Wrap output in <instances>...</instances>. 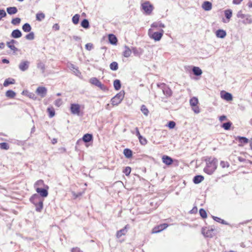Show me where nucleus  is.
<instances>
[{
    "instance_id": "a211bd4d",
    "label": "nucleus",
    "mask_w": 252,
    "mask_h": 252,
    "mask_svg": "<svg viewBox=\"0 0 252 252\" xmlns=\"http://www.w3.org/2000/svg\"><path fill=\"white\" fill-rule=\"evenodd\" d=\"M131 52L135 56H140L143 53V50L142 49L136 47H132L131 49Z\"/></svg>"
},
{
    "instance_id": "ddd939ff",
    "label": "nucleus",
    "mask_w": 252,
    "mask_h": 252,
    "mask_svg": "<svg viewBox=\"0 0 252 252\" xmlns=\"http://www.w3.org/2000/svg\"><path fill=\"white\" fill-rule=\"evenodd\" d=\"M168 226V225L167 223H163V224H160L157 227H154V228L153 230V233H156L159 232L161 231L162 230L166 228Z\"/></svg>"
},
{
    "instance_id": "cd10ccee",
    "label": "nucleus",
    "mask_w": 252,
    "mask_h": 252,
    "mask_svg": "<svg viewBox=\"0 0 252 252\" xmlns=\"http://www.w3.org/2000/svg\"><path fill=\"white\" fill-rule=\"evenodd\" d=\"M15 82V80L13 78H8L5 80L3 83V86L7 87L10 84H14Z\"/></svg>"
},
{
    "instance_id": "603ef678",
    "label": "nucleus",
    "mask_w": 252,
    "mask_h": 252,
    "mask_svg": "<svg viewBox=\"0 0 252 252\" xmlns=\"http://www.w3.org/2000/svg\"><path fill=\"white\" fill-rule=\"evenodd\" d=\"M47 111L49 113V117L50 118H52L53 116H54L55 113L54 109L53 108H48L47 109Z\"/></svg>"
},
{
    "instance_id": "9d476101",
    "label": "nucleus",
    "mask_w": 252,
    "mask_h": 252,
    "mask_svg": "<svg viewBox=\"0 0 252 252\" xmlns=\"http://www.w3.org/2000/svg\"><path fill=\"white\" fill-rule=\"evenodd\" d=\"M70 111L72 114L79 116L80 113V105L78 104L73 103L70 105Z\"/></svg>"
},
{
    "instance_id": "7c9ffc66",
    "label": "nucleus",
    "mask_w": 252,
    "mask_h": 252,
    "mask_svg": "<svg viewBox=\"0 0 252 252\" xmlns=\"http://www.w3.org/2000/svg\"><path fill=\"white\" fill-rule=\"evenodd\" d=\"M113 85L115 89L117 91L119 90L121 88V81L118 79L114 80Z\"/></svg>"
},
{
    "instance_id": "4be33fe9",
    "label": "nucleus",
    "mask_w": 252,
    "mask_h": 252,
    "mask_svg": "<svg viewBox=\"0 0 252 252\" xmlns=\"http://www.w3.org/2000/svg\"><path fill=\"white\" fill-rule=\"evenodd\" d=\"M131 49H130L127 46H125V51L123 52V56L125 57L128 58L130 56L131 54Z\"/></svg>"
},
{
    "instance_id": "680f3d73",
    "label": "nucleus",
    "mask_w": 252,
    "mask_h": 252,
    "mask_svg": "<svg viewBox=\"0 0 252 252\" xmlns=\"http://www.w3.org/2000/svg\"><path fill=\"white\" fill-rule=\"evenodd\" d=\"M220 165L222 168L228 167L229 166L228 163L223 161L220 162Z\"/></svg>"
},
{
    "instance_id": "4d7b16f0",
    "label": "nucleus",
    "mask_w": 252,
    "mask_h": 252,
    "mask_svg": "<svg viewBox=\"0 0 252 252\" xmlns=\"http://www.w3.org/2000/svg\"><path fill=\"white\" fill-rule=\"evenodd\" d=\"M62 104V100L61 98L57 99L55 101V105L57 107H60Z\"/></svg>"
},
{
    "instance_id": "bb28decb",
    "label": "nucleus",
    "mask_w": 252,
    "mask_h": 252,
    "mask_svg": "<svg viewBox=\"0 0 252 252\" xmlns=\"http://www.w3.org/2000/svg\"><path fill=\"white\" fill-rule=\"evenodd\" d=\"M123 153L126 158H129L132 157V152L129 149L126 148L124 149Z\"/></svg>"
},
{
    "instance_id": "4c0bfd02",
    "label": "nucleus",
    "mask_w": 252,
    "mask_h": 252,
    "mask_svg": "<svg viewBox=\"0 0 252 252\" xmlns=\"http://www.w3.org/2000/svg\"><path fill=\"white\" fill-rule=\"evenodd\" d=\"M110 68L112 70L116 71L118 69V64L116 62H113L110 64Z\"/></svg>"
},
{
    "instance_id": "8fccbe9b",
    "label": "nucleus",
    "mask_w": 252,
    "mask_h": 252,
    "mask_svg": "<svg viewBox=\"0 0 252 252\" xmlns=\"http://www.w3.org/2000/svg\"><path fill=\"white\" fill-rule=\"evenodd\" d=\"M131 172V168L129 166L126 167L123 170V173L125 174L126 176H128Z\"/></svg>"
},
{
    "instance_id": "f3484780",
    "label": "nucleus",
    "mask_w": 252,
    "mask_h": 252,
    "mask_svg": "<svg viewBox=\"0 0 252 252\" xmlns=\"http://www.w3.org/2000/svg\"><path fill=\"white\" fill-rule=\"evenodd\" d=\"M93 137L92 134L87 133L84 135L82 137V140L85 142L88 143L93 141Z\"/></svg>"
},
{
    "instance_id": "c756f323",
    "label": "nucleus",
    "mask_w": 252,
    "mask_h": 252,
    "mask_svg": "<svg viewBox=\"0 0 252 252\" xmlns=\"http://www.w3.org/2000/svg\"><path fill=\"white\" fill-rule=\"evenodd\" d=\"M236 140H238L241 144H247L249 142V139L245 137L238 136Z\"/></svg>"
},
{
    "instance_id": "f03ea898",
    "label": "nucleus",
    "mask_w": 252,
    "mask_h": 252,
    "mask_svg": "<svg viewBox=\"0 0 252 252\" xmlns=\"http://www.w3.org/2000/svg\"><path fill=\"white\" fill-rule=\"evenodd\" d=\"M148 33L150 38L154 39L155 41H158L162 38L164 33V31L160 30L159 32H154V30L151 28L148 30Z\"/></svg>"
},
{
    "instance_id": "e2e57ef3",
    "label": "nucleus",
    "mask_w": 252,
    "mask_h": 252,
    "mask_svg": "<svg viewBox=\"0 0 252 252\" xmlns=\"http://www.w3.org/2000/svg\"><path fill=\"white\" fill-rule=\"evenodd\" d=\"M73 71L74 73L75 74V75H76L77 76L80 77V75H81L80 71L78 70L77 67L75 68V69Z\"/></svg>"
},
{
    "instance_id": "5fc2aeb1",
    "label": "nucleus",
    "mask_w": 252,
    "mask_h": 252,
    "mask_svg": "<svg viewBox=\"0 0 252 252\" xmlns=\"http://www.w3.org/2000/svg\"><path fill=\"white\" fill-rule=\"evenodd\" d=\"M176 126V123L174 121H169L168 123L167 126L170 129H172L175 127Z\"/></svg>"
},
{
    "instance_id": "37998d69",
    "label": "nucleus",
    "mask_w": 252,
    "mask_h": 252,
    "mask_svg": "<svg viewBox=\"0 0 252 252\" xmlns=\"http://www.w3.org/2000/svg\"><path fill=\"white\" fill-rule=\"evenodd\" d=\"M242 23L244 24H251L252 23V19L251 18L250 16L248 15L244 19Z\"/></svg>"
},
{
    "instance_id": "a878e982",
    "label": "nucleus",
    "mask_w": 252,
    "mask_h": 252,
    "mask_svg": "<svg viewBox=\"0 0 252 252\" xmlns=\"http://www.w3.org/2000/svg\"><path fill=\"white\" fill-rule=\"evenodd\" d=\"M204 180V177L201 175L195 176L193 179V182L194 184H197L201 183Z\"/></svg>"
},
{
    "instance_id": "bf43d9fd",
    "label": "nucleus",
    "mask_w": 252,
    "mask_h": 252,
    "mask_svg": "<svg viewBox=\"0 0 252 252\" xmlns=\"http://www.w3.org/2000/svg\"><path fill=\"white\" fill-rule=\"evenodd\" d=\"M97 87L99 88L102 91L107 90L106 87L104 86L103 84H102L101 82L98 84V85Z\"/></svg>"
},
{
    "instance_id": "dca6fc26",
    "label": "nucleus",
    "mask_w": 252,
    "mask_h": 252,
    "mask_svg": "<svg viewBox=\"0 0 252 252\" xmlns=\"http://www.w3.org/2000/svg\"><path fill=\"white\" fill-rule=\"evenodd\" d=\"M202 7L206 11H209L212 8V4L210 1H205L202 3Z\"/></svg>"
},
{
    "instance_id": "20e7f679",
    "label": "nucleus",
    "mask_w": 252,
    "mask_h": 252,
    "mask_svg": "<svg viewBox=\"0 0 252 252\" xmlns=\"http://www.w3.org/2000/svg\"><path fill=\"white\" fill-rule=\"evenodd\" d=\"M141 8L144 10V13L149 15L154 10L153 5L149 1H146L141 4Z\"/></svg>"
},
{
    "instance_id": "aec40b11",
    "label": "nucleus",
    "mask_w": 252,
    "mask_h": 252,
    "mask_svg": "<svg viewBox=\"0 0 252 252\" xmlns=\"http://www.w3.org/2000/svg\"><path fill=\"white\" fill-rule=\"evenodd\" d=\"M216 36L218 38H223L226 35V32L223 30H218L216 32Z\"/></svg>"
},
{
    "instance_id": "79ce46f5",
    "label": "nucleus",
    "mask_w": 252,
    "mask_h": 252,
    "mask_svg": "<svg viewBox=\"0 0 252 252\" xmlns=\"http://www.w3.org/2000/svg\"><path fill=\"white\" fill-rule=\"evenodd\" d=\"M37 67L38 68L40 69L42 73H44L45 72V64L42 62H39L37 64Z\"/></svg>"
},
{
    "instance_id": "6ab92c4d",
    "label": "nucleus",
    "mask_w": 252,
    "mask_h": 252,
    "mask_svg": "<svg viewBox=\"0 0 252 252\" xmlns=\"http://www.w3.org/2000/svg\"><path fill=\"white\" fill-rule=\"evenodd\" d=\"M224 15L227 19V21H225L224 20L223 21L224 23H228L230 19L232 17V11L231 9H226L224 10Z\"/></svg>"
},
{
    "instance_id": "864d4df0",
    "label": "nucleus",
    "mask_w": 252,
    "mask_h": 252,
    "mask_svg": "<svg viewBox=\"0 0 252 252\" xmlns=\"http://www.w3.org/2000/svg\"><path fill=\"white\" fill-rule=\"evenodd\" d=\"M199 214L202 218H206L207 217V213L203 209H200L199 210Z\"/></svg>"
},
{
    "instance_id": "6e6d98bb",
    "label": "nucleus",
    "mask_w": 252,
    "mask_h": 252,
    "mask_svg": "<svg viewBox=\"0 0 252 252\" xmlns=\"http://www.w3.org/2000/svg\"><path fill=\"white\" fill-rule=\"evenodd\" d=\"M6 16V13L4 10L0 9V20L3 17H5Z\"/></svg>"
},
{
    "instance_id": "3c124183",
    "label": "nucleus",
    "mask_w": 252,
    "mask_h": 252,
    "mask_svg": "<svg viewBox=\"0 0 252 252\" xmlns=\"http://www.w3.org/2000/svg\"><path fill=\"white\" fill-rule=\"evenodd\" d=\"M248 15H245L242 13L241 10L238 12L237 14V17L239 18L244 19Z\"/></svg>"
},
{
    "instance_id": "f8f14e48",
    "label": "nucleus",
    "mask_w": 252,
    "mask_h": 252,
    "mask_svg": "<svg viewBox=\"0 0 252 252\" xmlns=\"http://www.w3.org/2000/svg\"><path fill=\"white\" fill-rule=\"evenodd\" d=\"M47 90L44 87H39L36 90V94L41 97H45L47 94Z\"/></svg>"
},
{
    "instance_id": "473e14b6",
    "label": "nucleus",
    "mask_w": 252,
    "mask_h": 252,
    "mask_svg": "<svg viewBox=\"0 0 252 252\" xmlns=\"http://www.w3.org/2000/svg\"><path fill=\"white\" fill-rule=\"evenodd\" d=\"M5 95L8 98H13L16 96V93L12 90H8L5 93Z\"/></svg>"
},
{
    "instance_id": "49530a36",
    "label": "nucleus",
    "mask_w": 252,
    "mask_h": 252,
    "mask_svg": "<svg viewBox=\"0 0 252 252\" xmlns=\"http://www.w3.org/2000/svg\"><path fill=\"white\" fill-rule=\"evenodd\" d=\"M232 125V123L230 122L224 123L222 127L225 130H228L230 129L231 126Z\"/></svg>"
},
{
    "instance_id": "ea45409f",
    "label": "nucleus",
    "mask_w": 252,
    "mask_h": 252,
    "mask_svg": "<svg viewBox=\"0 0 252 252\" xmlns=\"http://www.w3.org/2000/svg\"><path fill=\"white\" fill-rule=\"evenodd\" d=\"M80 15L78 14L74 15L72 18V21L73 24L76 25L78 24L79 21Z\"/></svg>"
},
{
    "instance_id": "b1692460",
    "label": "nucleus",
    "mask_w": 252,
    "mask_h": 252,
    "mask_svg": "<svg viewBox=\"0 0 252 252\" xmlns=\"http://www.w3.org/2000/svg\"><path fill=\"white\" fill-rule=\"evenodd\" d=\"M221 96L223 99L227 101H231L233 99L232 94L227 92H225L223 94H221Z\"/></svg>"
},
{
    "instance_id": "f704fd0d",
    "label": "nucleus",
    "mask_w": 252,
    "mask_h": 252,
    "mask_svg": "<svg viewBox=\"0 0 252 252\" xmlns=\"http://www.w3.org/2000/svg\"><path fill=\"white\" fill-rule=\"evenodd\" d=\"M101 82L96 78L93 77L90 79V83L96 86H97Z\"/></svg>"
},
{
    "instance_id": "e433bc0d",
    "label": "nucleus",
    "mask_w": 252,
    "mask_h": 252,
    "mask_svg": "<svg viewBox=\"0 0 252 252\" xmlns=\"http://www.w3.org/2000/svg\"><path fill=\"white\" fill-rule=\"evenodd\" d=\"M81 25L85 29H88L90 27L89 21L86 19H84L81 22Z\"/></svg>"
},
{
    "instance_id": "2eb2a0df",
    "label": "nucleus",
    "mask_w": 252,
    "mask_h": 252,
    "mask_svg": "<svg viewBox=\"0 0 252 252\" xmlns=\"http://www.w3.org/2000/svg\"><path fill=\"white\" fill-rule=\"evenodd\" d=\"M22 34L21 32L19 29L13 30L11 34V36L14 38H18L22 36Z\"/></svg>"
},
{
    "instance_id": "2f4dec72",
    "label": "nucleus",
    "mask_w": 252,
    "mask_h": 252,
    "mask_svg": "<svg viewBox=\"0 0 252 252\" xmlns=\"http://www.w3.org/2000/svg\"><path fill=\"white\" fill-rule=\"evenodd\" d=\"M45 186H47L46 185H45L44 183V181L42 180H39L35 182V183L34 185V188L36 189L37 187L39 188H44Z\"/></svg>"
},
{
    "instance_id": "13d9d810",
    "label": "nucleus",
    "mask_w": 252,
    "mask_h": 252,
    "mask_svg": "<svg viewBox=\"0 0 252 252\" xmlns=\"http://www.w3.org/2000/svg\"><path fill=\"white\" fill-rule=\"evenodd\" d=\"M85 48L87 50L90 51L93 49V45L91 43H88L86 44Z\"/></svg>"
},
{
    "instance_id": "0e129e2a",
    "label": "nucleus",
    "mask_w": 252,
    "mask_h": 252,
    "mask_svg": "<svg viewBox=\"0 0 252 252\" xmlns=\"http://www.w3.org/2000/svg\"><path fill=\"white\" fill-rule=\"evenodd\" d=\"M152 28L158 29L159 28L158 22H155L152 24L151 26Z\"/></svg>"
},
{
    "instance_id": "a18cd8bd",
    "label": "nucleus",
    "mask_w": 252,
    "mask_h": 252,
    "mask_svg": "<svg viewBox=\"0 0 252 252\" xmlns=\"http://www.w3.org/2000/svg\"><path fill=\"white\" fill-rule=\"evenodd\" d=\"M26 38L27 40H32L34 38V34L33 32H31L26 35Z\"/></svg>"
},
{
    "instance_id": "0eeeda50",
    "label": "nucleus",
    "mask_w": 252,
    "mask_h": 252,
    "mask_svg": "<svg viewBox=\"0 0 252 252\" xmlns=\"http://www.w3.org/2000/svg\"><path fill=\"white\" fill-rule=\"evenodd\" d=\"M157 86L161 89L164 95L167 97L170 96L172 95L171 90L164 83L158 84Z\"/></svg>"
},
{
    "instance_id": "1a4fd4ad",
    "label": "nucleus",
    "mask_w": 252,
    "mask_h": 252,
    "mask_svg": "<svg viewBox=\"0 0 252 252\" xmlns=\"http://www.w3.org/2000/svg\"><path fill=\"white\" fill-rule=\"evenodd\" d=\"M49 187L48 186H45L44 188L37 187L36 188V191L40 195L41 197H46L48 195V189Z\"/></svg>"
},
{
    "instance_id": "c9c22d12",
    "label": "nucleus",
    "mask_w": 252,
    "mask_h": 252,
    "mask_svg": "<svg viewBox=\"0 0 252 252\" xmlns=\"http://www.w3.org/2000/svg\"><path fill=\"white\" fill-rule=\"evenodd\" d=\"M45 14L43 13H37L36 15V19L38 21H41L45 18Z\"/></svg>"
},
{
    "instance_id": "58836bf2",
    "label": "nucleus",
    "mask_w": 252,
    "mask_h": 252,
    "mask_svg": "<svg viewBox=\"0 0 252 252\" xmlns=\"http://www.w3.org/2000/svg\"><path fill=\"white\" fill-rule=\"evenodd\" d=\"M140 110L144 115H145L146 116L148 115L149 111L147 107L145 105H142L141 106Z\"/></svg>"
},
{
    "instance_id": "423d86ee",
    "label": "nucleus",
    "mask_w": 252,
    "mask_h": 252,
    "mask_svg": "<svg viewBox=\"0 0 252 252\" xmlns=\"http://www.w3.org/2000/svg\"><path fill=\"white\" fill-rule=\"evenodd\" d=\"M198 104V100L197 98L195 97H193L191 99H190V105L191 106V109L192 111L195 114H198L200 113V108L197 105Z\"/></svg>"
},
{
    "instance_id": "5701e85b",
    "label": "nucleus",
    "mask_w": 252,
    "mask_h": 252,
    "mask_svg": "<svg viewBox=\"0 0 252 252\" xmlns=\"http://www.w3.org/2000/svg\"><path fill=\"white\" fill-rule=\"evenodd\" d=\"M127 226V225H126V226L124 228H123L117 232L116 236H117V238H119L121 237H122L123 235H124L126 234V233L127 232V230H126Z\"/></svg>"
},
{
    "instance_id": "f257e3e1",
    "label": "nucleus",
    "mask_w": 252,
    "mask_h": 252,
    "mask_svg": "<svg viewBox=\"0 0 252 252\" xmlns=\"http://www.w3.org/2000/svg\"><path fill=\"white\" fill-rule=\"evenodd\" d=\"M206 166L204 169L205 173L209 175L212 174L217 167L218 160L213 157H208L205 159Z\"/></svg>"
},
{
    "instance_id": "9b49d317",
    "label": "nucleus",
    "mask_w": 252,
    "mask_h": 252,
    "mask_svg": "<svg viewBox=\"0 0 252 252\" xmlns=\"http://www.w3.org/2000/svg\"><path fill=\"white\" fill-rule=\"evenodd\" d=\"M30 66V62L28 61H22L19 64V68L22 71L27 70Z\"/></svg>"
},
{
    "instance_id": "c85d7f7f",
    "label": "nucleus",
    "mask_w": 252,
    "mask_h": 252,
    "mask_svg": "<svg viewBox=\"0 0 252 252\" xmlns=\"http://www.w3.org/2000/svg\"><path fill=\"white\" fill-rule=\"evenodd\" d=\"M6 11L8 14L12 15L16 13L18 11L17 8L16 7H9L6 9Z\"/></svg>"
},
{
    "instance_id": "774afa93",
    "label": "nucleus",
    "mask_w": 252,
    "mask_h": 252,
    "mask_svg": "<svg viewBox=\"0 0 252 252\" xmlns=\"http://www.w3.org/2000/svg\"><path fill=\"white\" fill-rule=\"evenodd\" d=\"M28 96L30 98H32L34 100L36 99V96L33 93H30Z\"/></svg>"
},
{
    "instance_id": "72a5a7b5",
    "label": "nucleus",
    "mask_w": 252,
    "mask_h": 252,
    "mask_svg": "<svg viewBox=\"0 0 252 252\" xmlns=\"http://www.w3.org/2000/svg\"><path fill=\"white\" fill-rule=\"evenodd\" d=\"M22 30L25 32H30L32 30V27L29 23H25L22 26Z\"/></svg>"
},
{
    "instance_id": "69168bd1",
    "label": "nucleus",
    "mask_w": 252,
    "mask_h": 252,
    "mask_svg": "<svg viewBox=\"0 0 252 252\" xmlns=\"http://www.w3.org/2000/svg\"><path fill=\"white\" fill-rule=\"evenodd\" d=\"M81 251L79 248H73L71 249V252H80Z\"/></svg>"
},
{
    "instance_id": "338daca9",
    "label": "nucleus",
    "mask_w": 252,
    "mask_h": 252,
    "mask_svg": "<svg viewBox=\"0 0 252 252\" xmlns=\"http://www.w3.org/2000/svg\"><path fill=\"white\" fill-rule=\"evenodd\" d=\"M53 29L56 31H58L60 29V26L58 24H55L53 26Z\"/></svg>"
},
{
    "instance_id": "c03bdc74",
    "label": "nucleus",
    "mask_w": 252,
    "mask_h": 252,
    "mask_svg": "<svg viewBox=\"0 0 252 252\" xmlns=\"http://www.w3.org/2000/svg\"><path fill=\"white\" fill-rule=\"evenodd\" d=\"M140 143L142 145H145L147 143V140L142 136H141L139 138H138Z\"/></svg>"
},
{
    "instance_id": "a19ab883",
    "label": "nucleus",
    "mask_w": 252,
    "mask_h": 252,
    "mask_svg": "<svg viewBox=\"0 0 252 252\" xmlns=\"http://www.w3.org/2000/svg\"><path fill=\"white\" fill-rule=\"evenodd\" d=\"M9 148V146L8 143L6 142H2L0 143V149L2 150H7Z\"/></svg>"
},
{
    "instance_id": "39448f33",
    "label": "nucleus",
    "mask_w": 252,
    "mask_h": 252,
    "mask_svg": "<svg viewBox=\"0 0 252 252\" xmlns=\"http://www.w3.org/2000/svg\"><path fill=\"white\" fill-rule=\"evenodd\" d=\"M124 92H120L111 99V104L113 105H117L121 102L124 97Z\"/></svg>"
},
{
    "instance_id": "052dcab7",
    "label": "nucleus",
    "mask_w": 252,
    "mask_h": 252,
    "mask_svg": "<svg viewBox=\"0 0 252 252\" xmlns=\"http://www.w3.org/2000/svg\"><path fill=\"white\" fill-rule=\"evenodd\" d=\"M135 132L134 133V132H132V133L133 134H135V135L137 136L138 138H139L141 136H142L140 132H139V129H138V128L137 127H136L135 128Z\"/></svg>"
},
{
    "instance_id": "393cba45",
    "label": "nucleus",
    "mask_w": 252,
    "mask_h": 252,
    "mask_svg": "<svg viewBox=\"0 0 252 252\" xmlns=\"http://www.w3.org/2000/svg\"><path fill=\"white\" fill-rule=\"evenodd\" d=\"M108 39L109 42L113 45H116L117 42V39L115 35L111 34L109 35Z\"/></svg>"
},
{
    "instance_id": "4468645a",
    "label": "nucleus",
    "mask_w": 252,
    "mask_h": 252,
    "mask_svg": "<svg viewBox=\"0 0 252 252\" xmlns=\"http://www.w3.org/2000/svg\"><path fill=\"white\" fill-rule=\"evenodd\" d=\"M162 161L167 165H170L173 163V159L168 156H163L162 157Z\"/></svg>"
},
{
    "instance_id": "7ed1b4c3",
    "label": "nucleus",
    "mask_w": 252,
    "mask_h": 252,
    "mask_svg": "<svg viewBox=\"0 0 252 252\" xmlns=\"http://www.w3.org/2000/svg\"><path fill=\"white\" fill-rule=\"evenodd\" d=\"M30 201L35 205L37 203H39V207L37 209L39 210L40 209H43V199H42L38 194H33L30 199Z\"/></svg>"
},
{
    "instance_id": "09e8293b",
    "label": "nucleus",
    "mask_w": 252,
    "mask_h": 252,
    "mask_svg": "<svg viewBox=\"0 0 252 252\" xmlns=\"http://www.w3.org/2000/svg\"><path fill=\"white\" fill-rule=\"evenodd\" d=\"M6 45L12 51H17L18 50V49L13 44L10 43L9 42H6Z\"/></svg>"
},
{
    "instance_id": "412c9836",
    "label": "nucleus",
    "mask_w": 252,
    "mask_h": 252,
    "mask_svg": "<svg viewBox=\"0 0 252 252\" xmlns=\"http://www.w3.org/2000/svg\"><path fill=\"white\" fill-rule=\"evenodd\" d=\"M192 71L193 74L196 76H200L202 74V71L199 67L193 66Z\"/></svg>"
},
{
    "instance_id": "6e6552de",
    "label": "nucleus",
    "mask_w": 252,
    "mask_h": 252,
    "mask_svg": "<svg viewBox=\"0 0 252 252\" xmlns=\"http://www.w3.org/2000/svg\"><path fill=\"white\" fill-rule=\"evenodd\" d=\"M215 229L212 227H204L202 228L201 233L205 237L212 238L214 235Z\"/></svg>"
},
{
    "instance_id": "de8ad7c7",
    "label": "nucleus",
    "mask_w": 252,
    "mask_h": 252,
    "mask_svg": "<svg viewBox=\"0 0 252 252\" xmlns=\"http://www.w3.org/2000/svg\"><path fill=\"white\" fill-rule=\"evenodd\" d=\"M21 22V19L19 18H15L11 21V24L13 25H17L20 24Z\"/></svg>"
}]
</instances>
